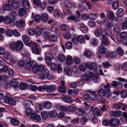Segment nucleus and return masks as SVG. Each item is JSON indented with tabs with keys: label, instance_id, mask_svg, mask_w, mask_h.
<instances>
[{
	"label": "nucleus",
	"instance_id": "1",
	"mask_svg": "<svg viewBox=\"0 0 127 127\" xmlns=\"http://www.w3.org/2000/svg\"><path fill=\"white\" fill-rule=\"evenodd\" d=\"M107 35L109 36V34L108 33L107 30L106 31L105 34H103L101 36V44L104 46H107L110 44L109 41L108 40Z\"/></svg>",
	"mask_w": 127,
	"mask_h": 127
},
{
	"label": "nucleus",
	"instance_id": "2",
	"mask_svg": "<svg viewBox=\"0 0 127 127\" xmlns=\"http://www.w3.org/2000/svg\"><path fill=\"white\" fill-rule=\"evenodd\" d=\"M45 57L47 64L48 66H50L51 63V59L54 58L53 56L51 54L48 53L45 55Z\"/></svg>",
	"mask_w": 127,
	"mask_h": 127
},
{
	"label": "nucleus",
	"instance_id": "3",
	"mask_svg": "<svg viewBox=\"0 0 127 127\" xmlns=\"http://www.w3.org/2000/svg\"><path fill=\"white\" fill-rule=\"evenodd\" d=\"M109 123L111 126L117 127L119 126V120L116 118L111 119Z\"/></svg>",
	"mask_w": 127,
	"mask_h": 127
},
{
	"label": "nucleus",
	"instance_id": "4",
	"mask_svg": "<svg viewBox=\"0 0 127 127\" xmlns=\"http://www.w3.org/2000/svg\"><path fill=\"white\" fill-rule=\"evenodd\" d=\"M92 75V73L91 72L89 71L86 72L85 74L83 75L82 76L83 79L84 80L87 81Z\"/></svg>",
	"mask_w": 127,
	"mask_h": 127
},
{
	"label": "nucleus",
	"instance_id": "5",
	"mask_svg": "<svg viewBox=\"0 0 127 127\" xmlns=\"http://www.w3.org/2000/svg\"><path fill=\"white\" fill-rule=\"evenodd\" d=\"M11 86L13 87L16 89L19 87V82L15 79H12L10 82Z\"/></svg>",
	"mask_w": 127,
	"mask_h": 127
},
{
	"label": "nucleus",
	"instance_id": "6",
	"mask_svg": "<svg viewBox=\"0 0 127 127\" xmlns=\"http://www.w3.org/2000/svg\"><path fill=\"white\" fill-rule=\"evenodd\" d=\"M85 66L89 69L94 70H95L97 68L96 64L94 63H93L91 64L90 63H87L85 65Z\"/></svg>",
	"mask_w": 127,
	"mask_h": 127
},
{
	"label": "nucleus",
	"instance_id": "7",
	"mask_svg": "<svg viewBox=\"0 0 127 127\" xmlns=\"http://www.w3.org/2000/svg\"><path fill=\"white\" fill-rule=\"evenodd\" d=\"M91 111H92L93 115L95 116H98L100 115L101 112L100 111L97 109L93 108V107L92 106L90 110V112Z\"/></svg>",
	"mask_w": 127,
	"mask_h": 127
},
{
	"label": "nucleus",
	"instance_id": "8",
	"mask_svg": "<svg viewBox=\"0 0 127 127\" xmlns=\"http://www.w3.org/2000/svg\"><path fill=\"white\" fill-rule=\"evenodd\" d=\"M62 98L65 102L67 103H71L72 101L71 98L68 96L63 95L62 96Z\"/></svg>",
	"mask_w": 127,
	"mask_h": 127
},
{
	"label": "nucleus",
	"instance_id": "9",
	"mask_svg": "<svg viewBox=\"0 0 127 127\" xmlns=\"http://www.w3.org/2000/svg\"><path fill=\"white\" fill-rule=\"evenodd\" d=\"M23 46V43L22 41H18L16 43L15 49L16 50H19L22 49Z\"/></svg>",
	"mask_w": 127,
	"mask_h": 127
},
{
	"label": "nucleus",
	"instance_id": "10",
	"mask_svg": "<svg viewBox=\"0 0 127 127\" xmlns=\"http://www.w3.org/2000/svg\"><path fill=\"white\" fill-rule=\"evenodd\" d=\"M111 85V84H109L108 83L107 85H104L103 87L105 91L106 92V93L107 94L108 96H110L111 95L110 91V86Z\"/></svg>",
	"mask_w": 127,
	"mask_h": 127
},
{
	"label": "nucleus",
	"instance_id": "11",
	"mask_svg": "<svg viewBox=\"0 0 127 127\" xmlns=\"http://www.w3.org/2000/svg\"><path fill=\"white\" fill-rule=\"evenodd\" d=\"M31 118L33 120L40 122L41 120V118L40 116L39 115H36L34 113H32L31 115Z\"/></svg>",
	"mask_w": 127,
	"mask_h": 127
},
{
	"label": "nucleus",
	"instance_id": "12",
	"mask_svg": "<svg viewBox=\"0 0 127 127\" xmlns=\"http://www.w3.org/2000/svg\"><path fill=\"white\" fill-rule=\"evenodd\" d=\"M4 22L5 23L9 24L14 22V19H11L9 16H6L4 18Z\"/></svg>",
	"mask_w": 127,
	"mask_h": 127
},
{
	"label": "nucleus",
	"instance_id": "13",
	"mask_svg": "<svg viewBox=\"0 0 127 127\" xmlns=\"http://www.w3.org/2000/svg\"><path fill=\"white\" fill-rule=\"evenodd\" d=\"M22 3L23 6L27 9L30 8V2L28 0H23Z\"/></svg>",
	"mask_w": 127,
	"mask_h": 127
},
{
	"label": "nucleus",
	"instance_id": "14",
	"mask_svg": "<svg viewBox=\"0 0 127 127\" xmlns=\"http://www.w3.org/2000/svg\"><path fill=\"white\" fill-rule=\"evenodd\" d=\"M22 39L24 42L26 43L27 46H31V44L30 42H29V38L25 35H23L22 37Z\"/></svg>",
	"mask_w": 127,
	"mask_h": 127
},
{
	"label": "nucleus",
	"instance_id": "15",
	"mask_svg": "<svg viewBox=\"0 0 127 127\" xmlns=\"http://www.w3.org/2000/svg\"><path fill=\"white\" fill-rule=\"evenodd\" d=\"M44 87L45 88V90L47 92L49 93L52 92L55 90V87L52 86H48L45 85V86Z\"/></svg>",
	"mask_w": 127,
	"mask_h": 127
},
{
	"label": "nucleus",
	"instance_id": "16",
	"mask_svg": "<svg viewBox=\"0 0 127 127\" xmlns=\"http://www.w3.org/2000/svg\"><path fill=\"white\" fill-rule=\"evenodd\" d=\"M102 30L100 28L95 30V35L96 37L101 36L103 35Z\"/></svg>",
	"mask_w": 127,
	"mask_h": 127
},
{
	"label": "nucleus",
	"instance_id": "17",
	"mask_svg": "<svg viewBox=\"0 0 127 127\" xmlns=\"http://www.w3.org/2000/svg\"><path fill=\"white\" fill-rule=\"evenodd\" d=\"M116 14L118 17H121L124 14V11L123 9L121 8H119Z\"/></svg>",
	"mask_w": 127,
	"mask_h": 127
},
{
	"label": "nucleus",
	"instance_id": "18",
	"mask_svg": "<svg viewBox=\"0 0 127 127\" xmlns=\"http://www.w3.org/2000/svg\"><path fill=\"white\" fill-rule=\"evenodd\" d=\"M106 55L108 58H115L116 56V54L115 52L113 51L111 53H107Z\"/></svg>",
	"mask_w": 127,
	"mask_h": 127
},
{
	"label": "nucleus",
	"instance_id": "19",
	"mask_svg": "<svg viewBox=\"0 0 127 127\" xmlns=\"http://www.w3.org/2000/svg\"><path fill=\"white\" fill-rule=\"evenodd\" d=\"M92 115L90 114L88 116V118L90 120H91L92 123L94 124H95L97 123L98 121L97 118L94 116L92 117Z\"/></svg>",
	"mask_w": 127,
	"mask_h": 127
},
{
	"label": "nucleus",
	"instance_id": "20",
	"mask_svg": "<svg viewBox=\"0 0 127 127\" xmlns=\"http://www.w3.org/2000/svg\"><path fill=\"white\" fill-rule=\"evenodd\" d=\"M42 31L40 28L37 27L35 29V34L38 36H40L41 34Z\"/></svg>",
	"mask_w": 127,
	"mask_h": 127
},
{
	"label": "nucleus",
	"instance_id": "21",
	"mask_svg": "<svg viewBox=\"0 0 127 127\" xmlns=\"http://www.w3.org/2000/svg\"><path fill=\"white\" fill-rule=\"evenodd\" d=\"M110 114L115 117H118L120 116L122 114L121 112L119 111H115L113 112L112 111L110 113Z\"/></svg>",
	"mask_w": 127,
	"mask_h": 127
},
{
	"label": "nucleus",
	"instance_id": "22",
	"mask_svg": "<svg viewBox=\"0 0 127 127\" xmlns=\"http://www.w3.org/2000/svg\"><path fill=\"white\" fill-rule=\"evenodd\" d=\"M26 10L23 8H20L18 10L19 15L21 16L24 15L26 13Z\"/></svg>",
	"mask_w": 127,
	"mask_h": 127
},
{
	"label": "nucleus",
	"instance_id": "23",
	"mask_svg": "<svg viewBox=\"0 0 127 127\" xmlns=\"http://www.w3.org/2000/svg\"><path fill=\"white\" fill-rule=\"evenodd\" d=\"M28 87L27 84L25 83H21L19 85V88L22 90H24L27 89Z\"/></svg>",
	"mask_w": 127,
	"mask_h": 127
},
{
	"label": "nucleus",
	"instance_id": "24",
	"mask_svg": "<svg viewBox=\"0 0 127 127\" xmlns=\"http://www.w3.org/2000/svg\"><path fill=\"white\" fill-rule=\"evenodd\" d=\"M91 95V100H96L98 99V96L95 94L94 92H92L90 93Z\"/></svg>",
	"mask_w": 127,
	"mask_h": 127
},
{
	"label": "nucleus",
	"instance_id": "25",
	"mask_svg": "<svg viewBox=\"0 0 127 127\" xmlns=\"http://www.w3.org/2000/svg\"><path fill=\"white\" fill-rule=\"evenodd\" d=\"M11 123L15 126H18L19 125L18 121L15 119H11L10 121Z\"/></svg>",
	"mask_w": 127,
	"mask_h": 127
},
{
	"label": "nucleus",
	"instance_id": "26",
	"mask_svg": "<svg viewBox=\"0 0 127 127\" xmlns=\"http://www.w3.org/2000/svg\"><path fill=\"white\" fill-rule=\"evenodd\" d=\"M73 62L72 57L70 55H68L66 58V64L68 65H70Z\"/></svg>",
	"mask_w": 127,
	"mask_h": 127
},
{
	"label": "nucleus",
	"instance_id": "27",
	"mask_svg": "<svg viewBox=\"0 0 127 127\" xmlns=\"http://www.w3.org/2000/svg\"><path fill=\"white\" fill-rule=\"evenodd\" d=\"M24 24V21L23 20H22L19 21L17 22L16 24V26L18 28H21L23 26Z\"/></svg>",
	"mask_w": 127,
	"mask_h": 127
},
{
	"label": "nucleus",
	"instance_id": "28",
	"mask_svg": "<svg viewBox=\"0 0 127 127\" xmlns=\"http://www.w3.org/2000/svg\"><path fill=\"white\" fill-rule=\"evenodd\" d=\"M121 29L123 30L127 29V17L125 18V22L122 23Z\"/></svg>",
	"mask_w": 127,
	"mask_h": 127
},
{
	"label": "nucleus",
	"instance_id": "29",
	"mask_svg": "<svg viewBox=\"0 0 127 127\" xmlns=\"http://www.w3.org/2000/svg\"><path fill=\"white\" fill-rule=\"evenodd\" d=\"M38 71L40 72L41 73H45V71L47 69H45L42 65H40L38 66Z\"/></svg>",
	"mask_w": 127,
	"mask_h": 127
},
{
	"label": "nucleus",
	"instance_id": "30",
	"mask_svg": "<svg viewBox=\"0 0 127 127\" xmlns=\"http://www.w3.org/2000/svg\"><path fill=\"white\" fill-rule=\"evenodd\" d=\"M48 17V15L47 13H44L42 14L41 17V18L43 22H45L47 20Z\"/></svg>",
	"mask_w": 127,
	"mask_h": 127
},
{
	"label": "nucleus",
	"instance_id": "31",
	"mask_svg": "<svg viewBox=\"0 0 127 127\" xmlns=\"http://www.w3.org/2000/svg\"><path fill=\"white\" fill-rule=\"evenodd\" d=\"M58 91L62 93H64L66 92V87L60 86L58 88Z\"/></svg>",
	"mask_w": 127,
	"mask_h": 127
},
{
	"label": "nucleus",
	"instance_id": "32",
	"mask_svg": "<svg viewBox=\"0 0 127 127\" xmlns=\"http://www.w3.org/2000/svg\"><path fill=\"white\" fill-rule=\"evenodd\" d=\"M83 55L85 56L88 58L89 59H90L91 58V56L92 55V53L90 51L86 50L85 51Z\"/></svg>",
	"mask_w": 127,
	"mask_h": 127
},
{
	"label": "nucleus",
	"instance_id": "33",
	"mask_svg": "<svg viewBox=\"0 0 127 127\" xmlns=\"http://www.w3.org/2000/svg\"><path fill=\"white\" fill-rule=\"evenodd\" d=\"M48 115L51 117L56 118L57 116V113L54 110L50 112Z\"/></svg>",
	"mask_w": 127,
	"mask_h": 127
},
{
	"label": "nucleus",
	"instance_id": "34",
	"mask_svg": "<svg viewBox=\"0 0 127 127\" xmlns=\"http://www.w3.org/2000/svg\"><path fill=\"white\" fill-rule=\"evenodd\" d=\"M97 17V16L95 13H91L89 15V18L90 19L92 20H95Z\"/></svg>",
	"mask_w": 127,
	"mask_h": 127
},
{
	"label": "nucleus",
	"instance_id": "35",
	"mask_svg": "<svg viewBox=\"0 0 127 127\" xmlns=\"http://www.w3.org/2000/svg\"><path fill=\"white\" fill-rule=\"evenodd\" d=\"M60 29L63 31H66L69 29V27L65 24L61 25L60 26Z\"/></svg>",
	"mask_w": 127,
	"mask_h": 127
},
{
	"label": "nucleus",
	"instance_id": "36",
	"mask_svg": "<svg viewBox=\"0 0 127 127\" xmlns=\"http://www.w3.org/2000/svg\"><path fill=\"white\" fill-rule=\"evenodd\" d=\"M75 111V113L80 115H82L84 112V110L83 108H79L76 109Z\"/></svg>",
	"mask_w": 127,
	"mask_h": 127
},
{
	"label": "nucleus",
	"instance_id": "37",
	"mask_svg": "<svg viewBox=\"0 0 127 127\" xmlns=\"http://www.w3.org/2000/svg\"><path fill=\"white\" fill-rule=\"evenodd\" d=\"M81 30L83 33H86L88 31V30L87 27L84 26H82L80 27Z\"/></svg>",
	"mask_w": 127,
	"mask_h": 127
},
{
	"label": "nucleus",
	"instance_id": "38",
	"mask_svg": "<svg viewBox=\"0 0 127 127\" xmlns=\"http://www.w3.org/2000/svg\"><path fill=\"white\" fill-rule=\"evenodd\" d=\"M106 48L104 46L101 45L100 46L99 49V52L101 53H105Z\"/></svg>",
	"mask_w": 127,
	"mask_h": 127
},
{
	"label": "nucleus",
	"instance_id": "39",
	"mask_svg": "<svg viewBox=\"0 0 127 127\" xmlns=\"http://www.w3.org/2000/svg\"><path fill=\"white\" fill-rule=\"evenodd\" d=\"M44 107L46 109H50L52 107V104L49 101H47L45 103Z\"/></svg>",
	"mask_w": 127,
	"mask_h": 127
},
{
	"label": "nucleus",
	"instance_id": "40",
	"mask_svg": "<svg viewBox=\"0 0 127 127\" xmlns=\"http://www.w3.org/2000/svg\"><path fill=\"white\" fill-rule=\"evenodd\" d=\"M48 39L49 40L55 41L56 40L57 38L55 35H49Z\"/></svg>",
	"mask_w": 127,
	"mask_h": 127
},
{
	"label": "nucleus",
	"instance_id": "41",
	"mask_svg": "<svg viewBox=\"0 0 127 127\" xmlns=\"http://www.w3.org/2000/svg\"><path fill=\"white\" fill-rule=\"evenodd\" d=\"M105 93L106 92L103 89H100L98 92V94L101 96H104L105 94Z\"/></svg>",
	"mask_w": 127,
	"mask_h": 127
},
{
	"label": "nucleus",
	"instance_id": "42",
	"mask_svg": "<svg viewBox=\"0 0 127 127\" xmlns=\"http://www.w3.org/2000/svg\"><path fill=\"white\" fill-rule=\"evenodd\" d=\"M65 5L68 8H70L72 6V5L68 0H65L64 1Z\"/></svg>",
	"mask_w": 127,
	"mask_h": 127
},
{
	"label": "nucleus",
	"instance_id": "43",
	"mask_svg": "<svg viewBox=\"0 0 127 127\" xmlns=\"http://www.w3.org/2000/svg\"><path fill=\"white\" fill-rule=\"evenodd\" d=\"M98 76L94 75L93 76L91 77V79L94 82L96 83L98 81L99 79Z\"/></svg>",
	"mask_w": 127,
	"mask_h": 127
},
{
	"label": "nucleus",
	"instance_id": "44",
	"mask_svg": "<svg viewBox=\"0 0 127 127\" xmlns=\"http://www.w3.org/2000/svg\"><path fill=\"white\" fill-rule=\"evenodd\" d=\"M48 31L47 32H44L42 34V36L43 37L45 38L48 39V37L49 35H48V34L50 33L49 32L50 31V30L48 29L47 28Z\"/></svg>",
	"mask_w": 127,
	"mask_h": 127
},
{
	"label": "nucleus",
	"instance_id": "45",
	"mask_svg": "<svg viewBox=\"0 0 127 127\" xmlns=\"http://www.w3.org/2000/svg\"><path fill=\"white\" fill-rule=\"evenodd\" d=\"M11 98L9 95L7 94L5 95V96H4V98L3 99H4V101L6 103H7Z\"/></svg>",
	"mask_w": 127,
	"mask_h": 127
},
{
	"label": "nucleus",
	"instance_id": "46",
	"mask_svg": "<svg viewBox=\"0 0 127 127\" xmlns=\"http://www.w3.org/2000/svg\"><path fill=\"white\" fill-rule=\"evenodd\" d=\"M8 69V67L6 66H4L1 68H0V73H2L7 71Z\"/></svg>",
	"mask_w": 127,
	"mask_h": 127
},
{
	"label": "nucleus",
	"instance_id": "47",
	"mask_svg": "<svg viewBox=\"0 0 127 127\" xmlns=\"http://www.w3.org/2000/svg\"><path fill=\"white\" fill-rule=\"evenodd\" d=\"M112 6L114 9H117L119 7V3L117 1H114L113 2Z\"/></svg>",
	"mask_w": 127,
	"mask_h": 127
},
{
	"label": "nucleus",
	"instance_id": "48",
	"mask_svg": "<svg viewBox=\"0 0 127 127\" xmlns=\"http://www.w3.org/2000/svg\"><path fill=\"white\" fill-rule=\"evenodd\" d=\"M121 95L122 97L124 98L127 96V90H125L121 92Z\"/></svg>",
	"mask_w": 127,
	"mask_h": 127
},
{
	"label": "nucleus",
	"instance_id": "49",
	"mask_svg": "<svg viewBox=\"0 0 127 127\" xmlns=\"http://www.w3.org/2000/svg\"><path fill=\"white\" fill-rule=\"evenodd\" d=\"M41 116L43 120H46L48 116L47 113L46 111H42L41 112Z\"/></svg>",
	"mask_w": 127,
	"mask_h": 127
},
{
	"label": "nucleus",
	"instance_id": "50",
	"mask_svg": "<svg viewBox=\"0 0 127 127\" xmlns=\"http://www.w3.org/2000/svg\"><path fill=\"white\" fill-rule=\"evenodd\" d=\"M122 104V103H120L115 104L114 105L113 108L116 109H120L121 108Z\"/></svg>",
	"mask_w": 127,
	"mask_h": 127
},
{
	"label": "nucleus",
	"instance_id": "51",
	"mask_svg": "<svg viewBox=\"0 0 127 127\" xmlns=\"http://www.w3.org/2000/svg\"><path fill=\"white\" fill-rule=\"evenodd\" d=\"M117 53L120 55L122 56L124 54V50L121 48H118L117 49Z\"/></svg>",
	"mask_w": 127,
	"mask_h": 127
},
{
	"label": "nucleus",
	"instance_id": "52",
	"mask_svg": "<svg viewBox=\"0 0 127 127\" xmlns=\"http://www.w3.org/2000/svg\"><path fill=\"white\" fill-rule=\"evenodd\" d=\"M49 71L48 70H47L45 72V75L48 79L51 80L53 78V76L52 75L49 74Z\"/></svg>",
	"mask_w": 127,
	"mask_h": 127
},
{
	"label": "nucleus",
	"instance_id": "53",
	"mask_svg": "<svg viewBox=\"0 0 127 127\" xmlns=\"http://www.w3.org/2000/svg\"><path fill=\"white\" fill-rule=\"evenodd\" d=\"M7 35L9 37L12 36L13 34V31L11 29L8 30L6 32Z\"/></svg>",
	"mask_w": 127,
	"mask_h": 127
},
{
	"label": "nucleus",
	"instance_id": "54",
	"mask_svg": "<svg viewBox=\"0 0 127 127\" xmlns=\"http://www.w3.org/2000/svg\"><path fill=\"white\" fill-rule=\"evenodd\" d=\"M4 58L9 59L11 57V55L10 53L7 52H5V53L3 54Z\"/></svg>",
	"mask_w": 127,
	"mask_h": 127
},
{
	"label": "nucleus",
	"instance_id": "55",
	"mask_svg": "<svg viewBox=\"0 0 127 127\" xmlns=\"http://www.w3.org/2000/svg\"><path fill=\"white\" fill-rule=\"evenodd\" d=\"M10 15L12 17V19H14V21L15 18L17 15L16 12L15 11H13L10 13Z\"/></svg>",
	"mask_w": 127,
	"mask_h": 127
},
{
	"label": "nucleus",
	"instance_id": "56",
	"mask_svg": "<svg viewBox=\"0 0 127 127\" xmlns=\"http://www.w3.org/2000/svg\"><path fill=\"white\" fill-rule=\"evenodd\" d=\"M114 31L117 33H119L121 31V29L118 26H115L114 27Z\"/></svg>",
	"mask_w": 127,
	"mask_h": 127
},
{
	"label": "nucleus",
	"instance_id": "57",
	"mask_svg": "<svg viewBox=\"0 0 127 127\" xmlns=\"http://www.w3.org/2000/svg\"><path fill=\"white\" fill-rule=\"evenodd\" d=\"M66 48L67 49H70L72 46V42L70 41H69L67 42L65 45Z\"/></svg>",
	"mask_w": 127,
	"mask_h": 127
},
{
	"label": "nucleus",
	"instance_id": "58",
	"mask_svg": "<svg viewBox=\"0 0 127 127\" xmlns=\"http://www.w3.org/2000/svg\"><path fill=\"white\" fill-rule=\"evenodd\" d=\"M32 62L26 63V64L25 66L26 69L27 70L29 69L32 67Z\"/></svg>",
	"mask_w": 127,
	"mask_h": 127
},
{
	"label": "nucleus",
	"instance_id": "59",
	"mask_svg": "<svg viewBox=\"0 0 127 127\" xmlns=\"http://www.w3.org/2000/svg\"><path fill=\"white\" fill-rule=\"evenodd\" d=\"M23 61L25 63H27L31 61L30 60L29 58L27 56H24L23 58Z\"/></svg>",
	"mask_w": 127,
	"mask_h": 127
},
{
	"label": "nucleus",
	"instance_id": "60",
	"mask_svg": "<svg viewBox=\"0 0 127 127\" xmlns=\"http://www.w3.org/2000/svg\"><path fill=\"white\" fill-rule=\"evenodd\" d=\"M58 58L59 60L61 62L64 61L65 59L64 55L63 54L59 55L58 56Z\"/></svg>",
	"mask_w": 127,
	"mask_h": 127
},
{
	"label": "nucleus",
	"instance_id": "61",
	"mask_svg": "<svg viewBox=\"0 0 127 127\" xmlns=\"http://www.w3.org/2000/svg\"><path fill=\"white\" fill-rule=\"evenodd\" d=\"M120 36L121 38H124L127 37V32H122L120 33Z\"/></svg>",
	"mask_w": 127,
	"mask_h": 127
},
{
	"label": "nucleus",
	"instance_id": "62",
	"mask_svg": "<svg viewBox=\"0 0 127 127\" xmlns=\"http://www.w3.org/2000/svg\"><path fill=\"white\" fill-rule=\"evenodd\" d=\"M32 71L34 73H37V72L38 71V66L37 65L33 66L32 68Z\"/></svg>",
	"mask_w": 127,
	"mask_h": 127
},
{
	"label": "nucleus",
	"instance_id": "63",
	"mask_svg": "<svg viewBox=\"0 0 127 127\" xmlns=\"http://www.w3.org/2000/svg\"><path fill=\"white\" fill-rule=\"evenodd\" d=\"M51 69L53 70L56 71L57 68V66L56 64L54 63H53L51 64Z\"/></svg>",
	"mask_w": 127,
	"mask_h": 127
},
{
	"label": "nucleus",
	"instance_id": "64",
	"mask_svg": "<svg viewBox=\"0 0 127 127\" xmlns=\"http://www.w3.org/2000/svg\"><path fill=\"white\" fill-rule=\"evenodd\" d=\"M122 68L123 71H127V63H125L123 64H122Z\"/></svg>",
	"mask_w": 127,
	"mask_h": 127
}]
</instances>
